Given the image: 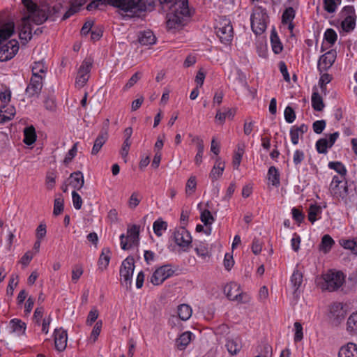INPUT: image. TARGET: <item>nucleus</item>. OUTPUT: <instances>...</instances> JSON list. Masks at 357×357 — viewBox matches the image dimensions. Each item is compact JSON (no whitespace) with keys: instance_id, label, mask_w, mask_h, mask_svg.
<instances>
[{"instance_id":"1","label":"nucleus","mask_w":357,"mask_h":357,"mask_svg":"<svg viewBox=\"0 0 357 357\" xmlns=\"http://www.w3.org/2000/svg\"><path fill=\"white\" fill-rule=\"evenodd\" d=\"M21 1L26 10L21 22H45L47 20L55 21L59 17L61 21H64L79 12L86 3V0H74L70 3L68 9L63 7L61 3H56L45 9L41 8L33 0Z\"/></svg>"},{"instance_id":"2","label":"nucleus","mask_w":357,"mask_h":357,"mask_svg":"<svg viewBox=\"0 0 357 357\" xmlns=\"http://www.w3.org/2000/svg\"><path fill=\"white\" fill-rule=\"evenodd\" d=\"M107 5L118 8L123 20H144L155 7L154 0H93L86 6L87 10H102Z\"/></svg>"},{"instance_id":"3","label":"nucleus","mask_w":357,"mask_h":357,"mask_svg":"<svg viewBox=\"0 0 357 357\" xmlns=\"http://www.w3.org/2000/svg\"><path fill=\"white\" fill-rule=\"evenodd\" d=\"M0 27V61L13 59L19 51V43L15 39L10 40L15 33V24H3Z\"/></svg>"},{"instance_id":"4","label":"nucleus","mask_w":357,"mask_h":357,"mask_svg":"<svg viewBox=\"0 0 357 357\" xmlns=\"http://www.w3.org/2000/svg\"><path fill=\"white\" fill-rule=\"evenodd\" d=\"M195 14V9L189 6L188 0H178L170 12L166 14V22L188 21Z\"/></svg>"},{"instance_id":"5","label":"nucleus","mask_w":357,"mask_h":357,"mask_svg":"<svg viewBox=\"0 0 357 357\" xmlns=\"http://www.w3.org/2000/svg\"><path fill=\"white\" fill-rule=\"evenodd\" d=\"M323 282L321 289L333 291L339 289L344 282V274L341 271L333 272L329 271L322 275Z\"/></svg>"},{"instance_id":"6","label":"nucleus","mask_w":357,"mask_h":357,"mask_svg":"<svg viewBox=\"0 0 357 357\" xmlns=\"http://www.w3.org/2000/svg\"><path fill=\"white\" fill-rule=\"evenodd\" d=\"M134 269V258L132 257H128L123 261L119 271L121 284V285L125 286L126 289H130L131 288Z\"/></svg>"},{"instance_id":"7","label":"nucleus","mask_w":357,"mask_h":357,"mask_svg":"<svg viewBox=\"0 0 357 357\" xmlns=\"http://www.w3.org/2000/svg\"><path fill=\"white\" fill-rule=\"evenodd\" d=\"M347 311L341 303H333L328 306L327 319L332 326H338L346 318Z\"/></svg>"},{"instance_id":"8","label":"nucleus","mask_w":357,"mask_h":357,"mask_svg":"<svg viewBox=\"0 0 357 357\" xmlns=\"http://www.w3.org/2000/svg\"><path fill=\"white\" fill-rule=\"evenodd\" d=\"M127 237L124 234H121V247L123 250H128L132 245H137L139 243V227L133 225L130 228L128 229Z\"/></svg>"},{"instance_id":"9","label":"nucleus","mask_w":357,"mask_h":357,"mask_svg":"<svg viewBox=\"0 0 357 357\" xmlns=\"http://www.w3.org/2000/svg\"><path fill=\"white\" fill-rule=\"evenodd\" d=\"M174 271L169 264L162 266L157 268L152 274L150 282L153 285L161 284L166 279L173 275Z\"/></svg>"},{"instance_id":"10","label":"nucleus","mask_w":357,"mask_h":357,"mask_svg":"<svg viewBox=\"0 0 357 357\" xmlns=\"http://www.w3.org/2000/svg\"><path fill=\"white\" fill-rule=\"evenodd\" d=\"M173 238L176 244L182 248L183 251H186L192 243L190 233L183 227L174 231Z\"/></svg>"},{"instance_id":"11","label":"nucleus","mask_w":357,"mask_h":357,"mask_svg":"<svg viewBox=\"0 0 357 357\" xmlns=\"http://www.w3.org/2000/svg\"><path fill=\"white\" fill-rule=\"evenodd\" d=\"M214 29L221 43L227 44L231 41L234 33L232 24H217Z\"/></svg>"},{"instance_id":"12","label":"nucleus","mask_w":357,"mask_h":357,"mask_svg":"<svg viewBox=\"0 0 357 357\" xmlns=\"http://www.w3.org/2000/svg\"><path fill=\"white\" fill-rule=\"evenodd\" d=\"M43 77L31 75L30 82L25 89V93L29 98L38 96L43 86Z\"/></svg>"},{"instance_id":"13","label":"nucleus","mask_w":357,"mask_h":357,"mask_svg":"<svg viewBox=\"0 0 357 357\" xmlns=\"http://www.w3.org/2000/svg\"><path fill=\"white\" fill-rule=\"evenodd\" d=\"M336 59V52L330 50L321 55L319 59L317 68L322 73L328 70L334 63Z\"/></svg>"},{"instance_id":"14","label":"nucleus","mask_w":357,"mask_h":357,"mask_svg":"<svg viewBox=\"0 0 357 357\" xmlns=\"http://www.w3.org/2000/svg\"><path fill=\"white\" fill-rule=\"evenodd\" d=\"M331 193L334 197L342 199L344 204L349 205L351 202V196L349 195L348 190L347 182H344L343 184L340 185L338 187H332L331 190Z\"/></svg>"},{"instance_id":"15","label":"nucleus","mask_w":357,"mask_h":357,"mask_svg":"<svg viewBox=\"0 0 357 357\" xmlns=\"http://www.w3.org/2000/svg\"><path fill=\"white\" fill-rule=\"evenodd\" d=\"M224 293L230 301H242L243 294L240 286L236 282L226 284L224 287Z\"/></svg>"},{"instance_id":"16","label":"nucleus","mask_w":357,"mask_h":357,"mask_svg":"<svg viewBox=\"0 0 357 357\" xmlns=\"http://www.w3.org/2000/svg\"><path fill=\"white\" fill-rule=\"evenodd\" d=\"M269 16L266 8L261 6H254L250 15V22H268Z\"/></svg>"},{"instance_id":"17","label":"nucleus","mask_w":357,"mask_h":357,"mask_svg":"<svg viewBox=\"0 0 357 357\" xmlns=\"http://www.w3.org/2000/svg\"><path fill=\"white\" fill-rule=\"evenodd\" d=\"M54 344L55 348L59 351H63L67 345V332L62 328H56L54 330Z\"/></svg>"},{"instance_id":"18","label":"nucleus","mask_w":357,"mask_h":357,"mask_svg":"<svg viewBox=\"0 0 357 357\" xmlns=\"http://www.w3.org/2000/svg\"><path fill=\"white\" fill-rule=\"evenodd\" d=\"M67 181L69 182V185L73 187L75 190H79L84 184L83 174L80 171L73 172Z\"/></svg>"},{"instance_id":"19","label":"nucleus","mask_w":357,"mask_h":357,"mask_svg":"<svg viewBox=\"0 0 357 357\" xmlns=\"http://www.w3.org/2000/svg\"><path fill=\"white\" fill-rule=\"evenodd\" d=\"M108 139V132H107V128H102L97 138L96 139L91 154L92 155H96L100 150L101 149L102 146L105 144Z\"/></svg>"},{"instance_id":"20","label":"nucleus","mask_w":357,"mask_h":357,"mask_svg":"<svg viewBox=\"0 0 357 357\" xmlns=\"http://www.w3.org/2000/svg\"><path fill=\"white\" fill-rule=\"evenodd\" d=\"M340 15L341 18L340 22H356L355 9L352 6H344L341 10Z\"/></svg>"},{"instance_id":"21","label":"nucleus","mask_w":357,"mask_h":357,"mask_svg":"<svg viewBox=\"0 0 357 357\" xmlns=\"http://www.w3.org/2000/svg\"><path fill=\"white\" fill-rule=\"evenodd\" d=\"M339 357H357V344L349 342L346 345L341 347L339 353Z\"/></svg>"},{"instance_id":"22","label":"nucleus","mask_w":357,"mask_h":357,"mask_svg":"<svg viewBox=\"0 0 357 357\" xmlns=\"http://www.w3.org/2000/svg\"><path fill=\"white\" fill-rule=\"evenodd\" d=\"M22 26L19 29V37L22 43L25 45L32 38L33 27L31 24H21Z\"/></svg>"},{"instance_id":"23","label":"nucleus","mask_w":357,"mask_h":357,"mask_svg":"<svg viewBox=\"0 0 357 357\" xmlns=\"http://www.w3.org/2000/svg\"><path fill=\"white\" fill-rule=\"evenodd\" d=\"M225 167V162L222 161L220 158H217L215 163L209 174V177L211 178L212 181L217 180L222 175Z\"/></svg>"},{"instance_id":"24","label":"nucleus","mask_w":357,"mask_h":357,"mask_svg":"<svg viewBox=\"0 0 357 357\" xmlns=\"http://www.w3.org/2000/svg\"><path fill=\"white\" fill-rule=\"evenodd\" d=\"M225 346L230 354L236 355L242 348L241 340L238 337L233 339H227Z\"/></svg>"},{"instance_id":"25","label":"nucleus","mask_w":357,"mask_h":357,"mask_svg":"<svg viewBox=\"0 0 357 357\" xmlns=\"http://www.w3.org/2000/svg\"><path fill=\"white\" fill-rule=\"evenodd\" d=\"M155 36L150 30L140 32L138 36V42L142 45H153L155 43Z\"/></svg>"},{"instance_id":"26","label":"nucleus","mask_w":357,"mask_h":357,"mask_svg":"<svg viewBox=\"0 0 357 357\" xmlns=\"http://www.w3.org/2000/svg\"><path fill=\"white\" fill-rule=\"evenodd\" d=\"M270 39L273 52L277 54H280L283 50V46L274 27L271 31Z\"/></svg>"},{"instance_id":"27","label":"nucleus","mask_w":357,"mask_h":357,"mask_svg":"<svg viewBox=\"0 0 357 357\" xmlns=\"http://www.w3.org/2000/svg\"><path fill=\"white\" fill-rule=\"evenodd\" d=\"M347 331L351 336L357 337V312H353L347 321Z\"/></svg>"},{"instance_id":"28","label":"nucleus","mask_w":357,"mask_h":357,"mask_svg":"<svg viewBox=\"0 0 357 357\" xmlns=\"http://www.w3.org/2000/svg\"><path fill=\"white\" fill-rule=\"evenodd\" d=\"M17 11L6 8L0 11V22H15L17 20Z\"/></svg>"},{"instance_id":"29","label":"nucleus","mask_w":357,"mask_h":357,"mask_svg":"<svg viewBox=\"0 0 357 357\" xmlns=\"http://www.w3.org/2000/svg\"><path fill=\"white\" fill-rule=\"evenodd\" d=\"M192 333L190 331L183 333L178 338L176 339V346L179 350H183L189 344L192 340Z\"/></svg>"},{"instance_id":"30","label":"nucleus","mask_w":357,"mask_h":357,"mask_svg":"<svg viewBox=\"0 0 357 357\" xmlns=\"http://www.w3.org/2000/svg\"><path fill=\"white\" fill-rule=\"evenodd\" d=\"M36 133L35 128L33 126L26 128L24 130L23 142L26 145L33 144L36 140Z\"/></svg>"},{"instance_id":"31","label":"nucleus","mask_w":357,"mask_h":357,"mask_svg":"<svg viewBox=\"0 0 357 357\" xmlns=\"http://www.w3.org/2000/svg\"><path fill=\"white\" fill-rule=\"evenodd\" d=\"M111 250L109 248H104L98 259L99 268L105 269L110 261Z\"/></svg>"},{"instance_id":"32","label":"nucleus","mask_w":357,"mask_h":357,"mask_svg":"<svg viewBox=\"0 0 357 357\" xmlns=\"http://www.w3.org/2000/svg\"><path fill=\"white\" fill-rule=\"evenodd\" d=\"M303 273L298 269H295L291 277V283L294 288V294L297 293L299 287L303 282Z\"/></svg>"},{"instance_id":"33","label":"nucleus","mask_w":357,"mask_h":357,"mask_svg":"<svg viewBox=\"0 0 357 357\" xmlns=\"http://www.w3.org/2000/svg\"><path fill=\"white\" fill-rule=\"evenodd\" d=\"M6 105H1L0 108V123L6 122L11 119L15 114V109L14 107H9L6 109Z\"/></svg>"},{"instance_id":"34","label":"nucleus","mask_w":357,"mask_h":357,"mask_svg":"<svg viewBox=\"0 0 357 357\" xmlns=\"http://www.w3.org/2000/svg\"><path fill=\"white\" fill-rule=\"evenodd\" d=\"M192 310L190 305L181 304L178 306V315L183 321H186L192 316Z\"/></svg>"},{"instance_id":"35","label":"nucleus","mask_w":357,"mask_h":357,"mask_svg":"<svg viewBox=\"0 0 357 357\" xmlns=\"http://www.w3.org/2000/svg\"><path fill=\"white\" fill-rule=\"evenodd\" d=\"M47 71V67L43 61H35L31 66L32 76H42L40 74H45Z\"/></svg>"},{"instance_id":"36","label":"nucleus","mask_w":357,"mask_h":357,"mask_svg":"<svg viewBox=\"0 0 357 357\" xmlns=\"http://www.w3.org/2000/svg\"><path fill=\"white\" fill-rule=\"evenodd\" d=\"M235 114L236 111L234 109H228L226 112H222L220 109H218L215 118L217 121H220V124H223L227 117L230 119H233Z\"/></svg>"},{"instance_id":"37","label":"nucleus","mask_w":357,"mask_h":357,"mask_svg":"<svg viewBox=\"0 0 357 357\" xmlns=\"http://www.w3.org/2000/svg\"><path fill=\"white\" fill-rule=\"evenodd\" d=\"M334 244L335 241L332 237L328 234H325L321 238V244L319 245L320 250L324 253H327L331 250Z\"/></svg>"},{"instance_id":"38","label":"nucleus","mask_w":357,"mask_h":357,"mask_svg":"<svg viewBox=\"0 0 357 357\" xmlns=\"http://www.w3.org/2000/svg\"><path fill=\"white\" fill-rule=\"evenodd\" d=\"M312 107L315 111L317 112L322 111L324 107L323 99L318 92L312 93Z\"/></svg>"},{"instance_id":"39","label":"nucleus","mask_w":357,"mask_h":357,"mask_svg":"<svg viewBox=\"0 0 357 357\" xmlns=\"http://www.w3.org/2000/svg\"><path fill=\"white\" fill-rule=\"evenodd\" d=\"M10 325L13 332L18 333L20 334H24L25 333L26 325L24 322L19 319H13L10 321Z\"/></svg>"},{"instance_id":"40","label":"nucleus","mask_w":357,"mask_h":357,"mask_svg":"<svg viewBox=\"0 0 357 357\" xmlns=\"http://www.w3.org/2000/svg\"><path fill=\"white\" fill-rule=\"evenodd\" d=\"M328 167L331 169L335 170L337 173H338L340 175V176L343 179H344L347 171L344 165L341 162H329Z\"/></svg>"},{"instance_id":"41","label":"nucleus","mask_w":357,"mask_h":357,"mask_svg":"<svg viewBox=\"0 0 357 357\" xmlns=\"http://www.w3.org/2000/svg\"><path fill=\"white\" fill-rule=\"evenodd\" d=\"M268 179L274 186H278L280 182V174L275 167L271 166L268 171Z\"/></svg>"},{"instance_id":"42","label":"nucleus","mask_w":357,"mask_h":357,"mask_svg":"<svg viewBox=\"0 0 357 357\" xmlns=\"http://www.w3.org/2000/svg\"><path fill=\"white\" fill-rule=\"evenodd\" d=\"M321 213V206L317 204H311L308 210V220L311 223H314L317 220V215Z\"/></svg>"},{"instance_id":"43","label":"nucleus","mask_w":357,"mask_h":357,"mask_svg":"<svg viewBox=\"0 0 357 357\" xmlns=\"http://www.w3.org/2000/svg\"><path fill=\"white\" fill-rule=\"evenodd\" d=\"M296 15V10L292 7H287L282 14L281 22H292Z\"/></svg>"},{"instance_id":"44","label":"nucleus","mask_w":357,"mask_h":357,"mask_svg":"<svg viewBox=\"0 0 357 357\" xmlns=\"http://www.w3.org/2000/svg\"><path fill=\"white\" fill-rule=\"evenodd\" d=\"M316 150L319 153L326 154L328 153V149L329 144H328V139L326 138H321L318 139L315 144Z\"/></svg>"},{"instance_id":"45","label":"nucleus","mask_w":357,"mask_h":357,"mask_svg":"<svg viewBox=\"0 0 357 357\" xmlns=\"http://www.w3.org/2000/svg\"><path fill=\"white\" fill-rule=\"evenodd\" d=\"M154 233L156 236H162V230H166L167 228V223L165 221L158 219L153 222V225Z\"/></svg>"},{"instance_id":"46","label":"nucleus","mask_w":357,"mask_h":357,"mask_svg":"<svg viewBox=\"0 0 357 357\" xmlns=\"http://www.w3.org/2000/svg\"><path fill=\"white\" fill-rule=\"evenodd\" d=\"M92 64L93 61L91 59H84L79 68L78 73L89 75L92 68Z\"/></svg>"},{"instance_id":"47","label":"nucleus","mask_w":357,"mask_h":357,"mask_svg":"<svg viewBox=\"0 0 357 357\" xmlns=\"http://www.w3.org/2000/svg\"><path fill=\"white\" fill-rule=\"evenodd\" d=\"M342 0H324V9L330 13H334Z\"/></svg>"},{"instance_id":"48","label":"nucleus","mask_w":357,"mask_h":357,"mask_svg":"<svg viewBox=\"0 0 357 357\" xmlns=\"http://www.w3.org/2000/svg\"><path fill=\"white\" fill-rule=\"evenodd\" d=\"M200 219L206 226L211 225L214 221V218L211 213L207 209L202 212Z\"/></svg>"},{"instance_id":"49","label":"nucleus","mask_w":357,"mask_h":357,"mask_svg":"<svg viewBox=\"0 0 357 357\" xmlns=\"http://www.w3.org/2000/svg\"><path fill=\"white\" fill-rule=\"evenodd\" d=\"M197 187L196 177L191 176L187 181L185 186V192L188 195H191L195 192Z\"/></svg>"},{"instance_id":"50","label":"nucleus","mask_w":357,"mask_h":357,"mask_svg":"<svg viewBox=\"0 0 357 357\" xmlns=\"http://www.w3.org/2000/svg\"><path fill=\"white\" fill-rule=\"evenodd\" d=\"M164 12H170L178 0H157Z\"/></svg>"},{"instance_id":"51","label":"nucleus","mask_w":357,"mask_h":357,"mask_svg":"<svg viewBox=\"0 0 357 357\" xmlns=\"http://www.w3.org/2000/svg\"><path fill=\"white\" fill-rule=\"evenodd\" d=\"M103 28L102 26H96L92 25V28L91 30V38L93 41L98 40L102 36Z\"/></svg>"},{"instance_id":"52","label":"nucleus","mask_w":357,"mask_h":357,"mask_svg":"<svg viewBox=\"0 0 357 357\" xmlns=\"http://www.w3.org/2000/svg\"><path fill=\"white\" fill-rule=\"evenodd\" d=\"M337 33L332 29H326L324 33V39L331 45H334L337 40Z\"/></svg>"},{"instance_id":"53","label":"nucleus","mask_w":357,"mask_h":357,"mask_svg":"<svg viewBox=\"0 0 357 357\" xmlns=\"http://www.w3.org/2000/svg\"><path fill=\"white\" fill-rule=\"evenodd\" d=\"M77 143L74 144L73 146H72V148L67 153V154L63 160V163L66 165H68L72 161V160L75 157L77 152Z\"/></svg>"},{"instance_id":"54","label":"nucleus","mask_w":357,"mask_h":357,"mask_svg":"<svg viewBox=\"0 0 357 357\" xmlns=\"http://www.w3.org/2000/svg\"><path fill=\"white\" fill-rule=\"evenodd\" d=\"M285 121L289 123H293L296 119V113L291 106H287L284 112Z\"/></svg>"},{"instance_id":"55","label":"nucleus","mask_w":357,"mask_h":357,"mask_svg":"<svg viewBox=\"0 0 357 357\" xmlns=\"http://www.w3.org/2000/svg\"><path fill=\"white\" fill-rule=\"evenodd\" d=\"M243 153H244V149L243 148H241L238 146L237 151L235 153V154L234 155L233 161H232L234 168H236V169L238 168V167L241 164Z\"/></svg>"},{"instance_id":"56","label":"nucleus","mask_w":357,"mask_h":357,"mask_svg":"<svg viewBox=\"0 0 357 357\" xmlns=\"http://www.w3.org/2000/svg\"><path fill=\"white\" fill-rule=\"evenodd\" d=\"M56 174L54 172H48L46 175V185L48 190H52L56 183Z\"/></svg>"},{"instance_id":"57","label":"nucleus","mask_w":357,"mask_h":357,"mask_svg":"<svg viewBox=\"0 0 357 357\" xmlns=\"http://www.w3.org/2000/svg\"><path fill=\"white\" fill-rule=\"evenodd\" d=\"M102 326V322L101 320H99L96 323L91 334V340H92L93 342H95L98 339V337L101 332Z\"/></svg>"},{"instance_id":"58","label":"nucleus","mask_w":357,"mask_h":357,"mask_svg":"<svg viewBox=\"0 0 357 357\" xmlns=\"http://www.w3.org/2000/svg\"><path fill=\"white\" fill-rule=\"evenodd\" d=\"M291 213H292V217H293V219L298 224L300 225L304 220L305 218V215L304 213L302 212L301 210L296 208V207H294L292 209H291Z\"/></svg>"},{"instance_id":"59","label":"nucleus","mask_w":357,"mask_h":357,"mask_svg":"<svg viewBox=\"0 0 357 357\" xmlns=\"http://www.w3.org/2000/svg\"><path fill=\"white\" fill-rule=\"evenodd\" d=\"M294 328H295L294 341L296 342H298L301 341L303 338V327H302L301 323L296 321L294 323Z\"/></svg>"},{"instance_id":"60","label":"nucleus","mask_w":357,"mask_h":357,"mask_svg":"<svg viewBox=\"0 0 357 357\" xmlns=\"http://www.w3.org/2000/svg\"><path fill=\"white\" fill-rule=\"evenodd\" d=\"M305 159V153L303 151L297 149L294 151L293 155V162L295 166H298L301 164V162Z\"/></svg>"},{"instance_id":"61","label":"nucleus","mask_w":357,"mask_h":357,"mask_svg":"<svg viewBox=\"0 0 357 357\" xmlns=\"http://www.w3.org/2000/svg\"><path fill=\"white\" fill-rule=\"evenodd\" d=\"M63 211V199L61 198H56L54 199L53 213L54 215H58Z\"/></svg>"},{"instance_id":"62","label":"nucleus","mask_w":357,"mask_h":357,"mask_svg":"<svg viewBox=\"0 0 357 357\" xmlns=\"http://www.w3.org/2000/svg\"><path fill=\"white\" fill-rule=\"evenodd\" d=\"M326 125L325 120H317L312 124L313 131L317 134H321L325 129Z\"/></svg>"},{"instance_id":"63","label":"nucleus","mask_w":357,"mask_h":357,"mask_svg":"<svg viewBox=\"0 0 357 357\" xmlns=\"http://www.w3.org/2000/svg\"><path fill=\"white\" fill-rule=\"evenodd\" d=\"M289 135L291 137V143L294 145H297L298 144L299 137L301 136V132L296 128V126H293L290 128Z\"/></svg>"},{"instance_id":"64","label":"nucleus","mask_w":357,"mask_h":357,"mask_svg":"<svg viewBox=\"0 0 357 357\" xmlns=\"http://www.w3.org/2000/svg\"><path fill=\"white\" fill-rule=\"evenodd\" d=\"M72 199L75 208L77 210L80 209L82 206V199L75 190L72 192Z\"/></svg>"}]
</instances>
